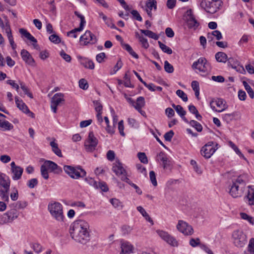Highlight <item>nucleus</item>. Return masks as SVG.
Segmentation results:
<instances>
[{
    "label": "nucleus",
    "instance_id": "052dcab7",
    "mask_svg": "<svg viewBox=\"0 0 254 254\" xmlns=\"http://www.w3.org/2000/svg\"><path fill=\"white\" fill-rule=\"evenodd\" d=\"M190 244L192 247L199 246L202 244L200 243V239L199 238L193 239L191 238L190 241Z\"/></svg>",
    "mask_w": 254,
    "mask_h": 254
},
{
    "label": "nucleus",
    "instance_id": "393cba45",
    "mask_svg": "<svg viewBox=\"0 0 254 254\" xmlns=\"http://www.w3.org/2000/svg\"><path fill=\"white\" fill-rule=\"evenodd\" d=\"M80 63L85 68L93 69L95 67L93 62L86 58H80Z\"/></svg>",
    "mask_w": 254,
    "mask_h": 254
},
{
    "label": "nucleus",
    "instance_id": "58836bf2",
    "mask_svg": "<svg viewBox=\"0 0 254 254\" xmlns=\"http://www.w3.org/2000/svg\"><path fill=\"white\" fill-rule=\"evenodd\" d=\"M74 14L80 19V23L79 25V30H82L83 29L84 26L86 23L85 18L83 15L80 14L78 11H75L74 12Z\"/></svg>",
    "mask_w": 254,
    "mask_h": 254
},
{
    "label": "nucleus",
    "instance_id": "4c0bfd02",
    "mask_svg": "<svg viewBox=\"0 0 254 254\" xmlns=\"http://www.w3.org/2000/svg\"><path fill=\"white\" fill-rule=\"evenodd\" d=\"M74 14L80 19V23L79 25V30H82L83 29L84 26L86 23L85 18L83 15L80 14L78 11H75L74 12Z\"/></svg>",
    "mask_w": 254,
    "mask_h": 254
},
{
    "label": "nucleus",
    "instance_id": "c9c22d12",
    "mask_svg": "<svg viewBox=\"0 0 254 254\" xmlns=\"http://www.w3.org/2000/svg\"><path fill=\"white\" fill-rule=\"evenodd\" d=\"M191 127H194L198 132H201L202 130V126L201 125L195 120L189 121V123Z\"/></svg>",
    "mask_w": 254,
    "mask_h": 254
},
{
    "label": "nucleus",
    "instance_id": "7c9ffc66",
    "mask_svg": "<svg viewBox=\"0 0 254 254\" xmlns=\"http://www.w3.org/2000/svg\"><path fill=\"white\" fill-rule=\"evenodd\" d=\"M137 210L142 214V215L148 222L153 224V220L149 216V214L146 212L145 210L141 206H137Z\"/></svg>",
    "mask_w": 254,
    "mask_h": 254
},
{
    "label": "nucleus",
    "instance_id": "ddd939ff",
    "mask_svg": "<svg viewBox=\"0 0 254 254\" xmlns=\"http://www.w3.org/2000/svg\"><path fill=\"white\" fill-rule=\"evenodd\" d=\"M0 26L5 31L12 48H14V42L12 35L10 25L8 23V20H7V22H6L5 25H4L2 20L0 17Z\"/></svg>",
    "mask_w": 254,
    "mask_h": 254
},
{
    "label": "nucleus",
    "instance_id": "39448f33",
    "mask_svg": "<svg viewBox=\"0 0 254 254\" xmlns=\"http://www.w3.org/2000/svg\"><path fill=\"white\" fill-rule=\"evenodd\" d=\"M232 237L235 246L238 248H242L247 242V236L244 232L239 230L233 232Z\"/></svg>",
    "mask_w": 254,
    "mask_h": 254
},
{
    "label": "nucleus",
    "instance_id": "ea45409f",
    "mask_svg": "<svg viewBox=\"0 0 254 254\" xmlns=\"http://www.w3.org/2000/svg\"><path fill=\"white\" fill-rule=\"evenodd\" d=\"M96 189H100L104 192H107L109 190V188L107 184L103 181L98 182L97 184V188H96Z\"/></svg>",
    "mask_w": 254,
    "mask_h": 254
},
{
    "label": "nucleus",
    "instance_id": "412c9836",
    "mask_svg": "<svg viewBox=\"0 0 254 254\" xmlns=\"http://www.w3.org/2000/svg\"><path fill=\"white\" fill-rule=\"evenodd\" d=\"M215 58L218 62L225 63L228 61L230 64H231L234 61L233 58L230 57L228 58L225 53L221 52H218L216 54Z\"/></svg>",
    "mask_w": 254,
    "mask_h": 254
},
{
    "label": "nucleus",
    "instance_id": "774afa93",
    "mask_svg": "<svg viewBox=\"0 0 254 254\" xmlns=\"http://www.w3.org/2000/svg\"><path fill=\"white\" fill-rule=\"evenodd\" d=\"M248 249L250 254H254V238H252L250 240Z\"/></svg>",
    "mask_w": 254,
    "mask_h": 254
},
{
    "label": "nucleus",
    "instance_id": "09e8293b",
    "mask_svg": "<svg viewBox=\"0 0 254 254\" xmlns=\"http://www.w3.org/2000/svg\"><path fill=\"white\" fill-rule=\"evenodd\" d=\"M176 94L181 98L184 102H187L188 100L187 94L182 90L178 89L176 91Z\"/></svg>",
    "mask_w": 254,
    "mask_h": 254
},
{
    "label": "nucleus",
    "instance_id": "2f4dec72",
    "mask_svg": "<svg viewBox=\"0 0 254 254\" xmlns=\"http://www.w3.org/2000/svg\"><path fill=\"white\" fill-rule=\"evenodd\" d=\"M50 145L52 147L53 151L59 157H62V153L61 149L58 147V144L54 141L50 142Z\"/></svg>",
    "mask_w": 254,
    "mask_h": 254
},
{
    "label": "nucleus",
    "instance_id": "f704fd0d",
    "mask_svg": "<svg viewBox=\"0 0 254 254\" xmlns=\"http://www.w3.org/2000/svg\"><path fill=\"white\" fill-rule=\"evenodd\" d=\"M249 190L247 195L245 197V201H248L249 203V199L254 196V186L250 185L248 187Z\"/></svg>",
    "mask_w": 254,
    "mask_h": 254
},
{
    "label": "nucleus",
    "instance_id": "13d9d810",
    "mask_svg": "<svg viewBox=\"0 0 254 254\" xmlns=\"http://www.w3.org/2000/svg\"><path fill=\"white\" fill-rule=\"evenodd\" d=\"M132 228L128 225H123L121 228L122 232L123 235H128L132 230Z\"/></svg>",
    "mask_w": 254,
    "mask_h": 254
},
{
    "label": "nucleus",
    "instance_id": "bf43d9fd",
    "mask_svg": "<svg viewBox=\"0 0 254 254\" xmlns=\"http://www.w3.org/2000/svg\"><path fill=\"white\" fill-rule=\"evenodd\" d=\"M229 144L231 146V147L234 149V150L235 151L237 154L239 155L240 157L245 158L243 154L241 153L239 149L238 148V147L232 141L229 142Z\"/></svg>",
    "mask_w": 254,
    "mask_h": 254
},
{
    "label": "nucleus",
    "instance_id": "338daca9",
    "mask_svg": "<svg viewBox=\"0 0 254 254\" xmlns=\"http://www.w3.org/2000/svg\"><path fill=\"white\" fill-rule=\"evenodd\" d=\"M130 13L132 15L133 18L139 21H142L141 16L136 10H132L130 11Z\"/></svg>",
    "mask_w": 254,
    "mask_h": 254
},
{
    "label": "nucleus",
    "instance_id": "72a5a7b5",
    "mask_svg": "<svg viewBox=\"0 0 254 254\" xmlns=\"http://www.w3.org/2000/svg\"><path fill=\"white\" fill-rule=\"evenodd\" d=\"M140 32L144 34L145 36L155 40H157L159 36L153 32L148 30H140Z\"/></svg>",
    "mask_w": 254,
    "mask_h": 254
},
{
    "label": "nucleus",
    "instance_id": "49530a36",
    "mask_svg": "<svg viewBox=\"0 0 254 254\" xmlns=\"http://www.w3.org/2000/svg\"><path fill=\"white\" fill-rule=\"evenodd\" d=\"M40 171L42 176L46 180H47L49 178V174L48 172V169L45 167V166L42 164L41 166Z\"/></svg>",
    "mask_w": 254,
    "mask_h": 254
},
{
    "label": "nucleus",
    "instance_id": "423d86ee",
    "mask_svg": "<svg viewBox=\"0 0 254 254\" xmlns=\"http://www.w3.org/2000/svg\"><path fill=\"white\" fill-rule=\"evenodd\" d=\"M19 216V212L16 208H12L3 214L0 217V224H4L12 222Z\"/></svg>",
    "mask_w": 254,
    "mask_h": 254
},
{
    "label": "nucleus",
    "instance_id": "0eeeda50",
    "mask_svg": "<svg viewBox=\"0 0 254 254\" xmlns=\"http://www.w3.org/2000/svg\"><path fill=\"white\" fill-rule=\"evenodd\" d=\"M98 143V140L94 136L93 132L90 131L88 137L84 143L86 151L90 152L94 151L96 149Z\"/></svg>",
    "mask_w": 254,
    "mask_h": 254
},
{
    "label": "nucleus",
    "instance_id": "f8f14e48",
    "mask_svg": "<svg viewBox=\"0 0 254 254\" xmlns=\"http://www.w3.org/2000/svg\"><path fill=\"white\" fill-rule=\"evenodd\" d=\"M158 235L169 245L175 247L178 246V242L173 237L169 235L167 232L163 230H157Z\"/></svg>",
    "mask_w": 254,
    "mask_h": 254
},
{
    "label": "nucleus",
    "instance_id": "473e14b6",
    "mask_svg": "<svg viewBox=\"0 0 254 254\" xmlns=\"http://www.w3.org/2000/svg\"><path fill=\"white\" fill-rule=\"evenodd\" d=\"M9 191V188H3V190H0V196L2 199L4 201L8 202L9 201L8 192Z\"/></svg>",
    "mask_w": 254,
    "mask_h": 254
},
{
    "label": "nucleus",
    "instance_id": "de8ad7c7",
    "mask_svg": "<svg viewBox=\"0 0 254 254\" xmlns=\"http://www.w3.org/2000/svg\"><path fill=\"white\" fill-rule=\"evenodd\" d=\"M127 123L131 127L137 128L139 127V124L134 119L128 118Z\"/></svg>",
    "mask_w": 254,
    "mask_h": 254
},
{
    "label": "nucleus",
    "instance_id": "6e6552de",
    "mask_svg": "<svg viewBox=\"0 0 254 254\" xmlns=\"http://www.w3.org/2000/svg\"><path fill=\"white\" fill-rule=\"evenodd\" d=\"M209 64L205 58L201 57L194 62L191 67L193 69H198L200 72L206 73L209 67Z\"/></svg>",
    "mask_w": 254,
    "mask_h": 254
},
{
    "label": "nucleus",
    "instance_id": "f257e3e1",
    "mask_svg": "<svg viewBox=\"0 0 254 254\" xmlns=\"http://www.w3.org/2000/svg\"><path fill=\"white\" fill-rule=\"evenodd\" d=\"M69 233L76 242L86 244L90 240L89 225L84 220H76L71 225Z\"/></svg>",
    "mask_w": 254,
    "mask_h": 254
},
{
    "label": "nucleus",
    "instance_id": "c85d7f7f",
    "mask_svg": "<svg viewBox=\"0 0 254 254\" xmlns=\"http://www.w3.org/2000/svg\"><path fill=\"white\" fill-rule=\"evenodd\" d=\"M232 183L236 184V185L240 186L241 187L245 188L246 186V181L245 179L244 175L239 176L236 179H233Z\"/></svg>",
    "mask_w": 254,
    "mask_h": 254
},
{
    "label": "nucleus",
    "instance_id": "a211bd4d",
    "mask_svg": "<svg viewBox=\"0 0 254 254\" xmlns=\"http://www.w3.org/2000/svg\"><path fill=\"white\" fill-rule=\"evenodd\" d=\"M19 33L23 37L27 39V41L30 42L34 48H36L38 46L36 39L28 32L27 30L24 28H21L19 29Z\"/></svg>",
    "mask_w": 254,
    "mask_h": 254
},
{
    "label": "nucleus",
    "instance_id": "79ce46f5",
    "mask_svg": "<svg viewBox=\"0 0 254 254\" xmlns=\"http://www.w3.org/2000/svg\"><path fill=\"white\" fill-rule=\"evenodd\" d=\"M31 247L33 249L34 251L39 254L42 251V246L38 243H34L31 244Z\"/></svg>",
    "mask_w": 254,
    "mask_h": 254
},
{
    "label": "nucleus",
    "instance_id": "603ef678",
    "mask_svg": "<svg viewBox=\"0 0 254 254\" xmlns=\"http://www.w3.org/2000/svg\"><path fill=\"white\" fill-rule=\"evenodd\" d=\"M214 103H215V105L219 108L222 109L225 108V109L226 108L225 105L226 102L223 99L218 98L217 100H216Z\"/></svg>",
    "mask_w": 254,
    "mask_h": 254
},
{
    "label": "nucleus",
    "instance_id": "9b49d317",
    "mask_svg": "<svg viewBox=\"0 0 254 254\" xmlns=\"http://www.w3.org/2000/svg\"><path fill=\"white\" fill-rule=\"evenodd\" d=\"M177 229L185 235H191L193 233L191 226L183 220H179L177 225Z\"/></svg>",
    "mask_w": 254,
    "mask_h": 254
},
{
    "label": "nucleus",
    "instance_id": "a19ab883",
    "mask_svg": "<svg viewBox=\"0 0 254 254\" xmlns=\"http://www.w3.org/2000/svg\"><path fill=\"white\" fill-rule=\"evenodd\" d=\"M157 2L155 0H148L146 3V6L148 9L152 10L153 8L155 10L157 9Z\"/></svg>",
    "mask_w": 254,
    "mask_h": 254
},
{
    "label": "nucleus",
    "instance_id": "bb28decb",
    "mask_svg": "<svg viewBox=\"0 0 254 254\" xmlns=\"http://www.w3.org/2000/svg\"><path fill=\"white\" fill-rule=\"evenodd\" d=\"M145 99L142 96H139L137 98L136 101L134 102L133 107L135 110L140 109L145 106Z\"/></svg>",
    "mask_w": 254,
    "mask_h": 254
},
{
    "label": "nucleus",
    "instance_id": "4be33fe9",
    "mask_svg": "<svg viewBox=\"0 0 254 254\" xmlns=\"http://www.w3.org/2000/svg\"><path fill=\"white\" fill-rule=\"evenodd\" d=\"M121 254H129L132 252L133 246L128 242H121Z\"/></svg>",
    "mask_w": 254,
    "mask_h": 254
},
{
    "label": "nucleus",
    "instance_id": "37998d69",
    "mask_svg": "<svg viewBox=\"0 0 254 254\" xmlns=\"http://www.w3.org/2000/svg\"><path fill=\"white\" fill-rule=\"evenodd\" d=\"M13 127V125L7 121L3 120L1 128L3 129V130H10Z\"/></svg>",
    "mask_w": 254,
    "mask_h": 254
},
{
    "label": "nucleus",
    "instance_id": "aec40b11",
    "mask_svg": "<svg viewBox=\"0 0 254 254\" xmlns=\"http://www.w3.org/2000/svg\"><path fill=\"white\" fill-rule=\"evenodd\" d=\"M21 55L23 60L26 64L32 66H35V61L27 51L23 49L21 52Z\"/></svg>",
    "mask_w": 254,
    "mask_h": 254
},
{
    "label": "nucleus",
    "instance_id": "cd10ccee",
    "mask_svg": "<svg viewBox=\"0 0 254 254\" xmlns=\"http://www.w3.org/2000/svg\"><path fill=\"white\" fill-rule=\"evenodd\" d=\"M230 64L232 67L235 69L237 71L242 74L246 73V70L244 67L242 65H240L237 61H234V60Z\"/></svg>",
    "mask_w": 254,
    "mask_h": 254
},
{
    "label": "nucleus",
    "instance_id": "2eb2a0df",
    "mask_svg": "<svg viewBox=\"0 0 254 254\" xmlns=\"http://www.w3.org/2000/svg\"><path fill=\"white\" fill-rule=\"evenodd\" d=\"M186 13L189 17L187 19V24L189 28H194V29L197 28L199 26V23L195 18L193 14L192 10L191 9L188 10Z\"/></svg>",
    "mask_w": 254,
    "mask_h": 254
},
{
    "label": "nucleus",
    "instance_id": "20e7f679",
    "mask_svg": "<svg viewBox=\"0 0 254 254\" xmlns=\"http://www.w3.org/2000/svg\"><path fill=\"white\" fill-rule=\"evenodd\" d=\"M222 1L221 0H202L200 6L210 13H214L221 6Z\"/></svg>",
    "mask_w": 254,
    "mask_h": 254
},
{
    "label": "nucleus",
    "instance_id": "8fccbe9b",
    "mask_svg": "<svg viewBox=\"0 0 254 254\" xmlns=\"http://www.w3.org/2000/svg\"><path fill=\"white\" fill-rule=\"evenodd\" d=\"M84 180L89 185L93 186L95 189L97 188V184L99 182H97L95 181L93 178L90 177L85 178Z\"/></svg>",
    "mask_w": 254,
    "mask_h": 254
},
{
    "label": "nucleus",
    "instance_id": "c03bdc74",
    "mask_svg": "<svg viewBox=\"0 0 254 254\" xmlns=\"http://www.w3.org/2000/svg\"><path fill=\"white\" fill-rule=\"evenodd\" d=\"M137 157L140 162L143 164H147L148 162L147 157L144 152H139L137 154Z\"/></svg>",
    "mask_w": 254,
    "mask_h": 254
},
{
    "label": "nucleus",
    "instance_id": "7ed1b4c3",
    "mask_svg": "<svg viewBox=\"0 0 254 254\" xmlns=\"http://www.w3.org/2000/svg\"><path fill=\"white\" fill-rule=\"evenodd\" d=\"M48 209L52 216L57 221L59 222L64 221L63 206L60 202H55L49 204Z\"/></svg>",
    "mask_w": 254,
    "mask_h": 254
},
{
    "label": "nucleus",
    "instance_id": "c756f323",
    "mask_svg": "<svg viewBox=\"0 0 254 254\" xmlns=\"http://www.w3.org/2000/svg\"><path fill=\"white\" fill-rule=\"evenodd\" d=\"M176 111L178 114L181 117L182 120L186 123H189L188 120L185 117L186 114V111L183 109V108L180 105L177 109Z\"/></svg>",
    "mask_w": 254,
    "mask_h": 254
},
{
    "label": "nucleus",
    "instance_id": "a18cd8bd",
    "mask_svg": "<svg viewBox=\"0 0 254 254\" xmlns=\"http://www.w3.org/2000/svg\"><path fill=\"white\" fill-rule=\"evenodd\" d=\"M164 69L166 72L171 73L174 71L173 66L171 64L167 61L164 62Z\"/></svg>",
    "mask_w": 254,
    "mask_h": 254
},
{
    "label": "nucleus",
    "instance_id": "dca6fc26",
    "mask_svg": "<svg viewBox=\"0 0 254 254\" xmlns=\"http://www.w3.org/2000/svg\"><path fill=\"white\" fill-rule=\"evenodd\" d=\"M11 171L13 174L12 179L14 180H19L21 178L23 172V169L19 166H16L14 162L10 164Z\"/></svg>",
    "mask_w": 254,
    "mask_h": 254
},
{
    "label": "nucleus",
    "instance_id": "6e6d98bb",
    "mask_svg": "<svg viewBox=\"0 0 254 254\" xmlns=\"http://www.w3.org/2000/svg\"><path fill=\"white\" fill-rule=\"evenodd\" d=\"M110 202L115 207L118 208H122V205L120 201L117 198H112L110 199Z\"/></svg>",
    "mask_w": 254,
    "mask_h": 254
},
{
    "label": "nucleus",
    "instance_id": "4d7b16f0",
    "mask_svg": "<svg viewBox=\"0 0 254 254\" xmlns=\"http://www.w3.org/2000/svg\"><path fill=\"white\" fill-rule=\"evenodd\" d=\"M38 182L37 179L33 178L29 180L27 183V186L30 188L33 189L38 185Z\"/></svg>",
    "mask_w": 254,
    "mask_h": 254
},
{
    "label": "nucleus",
    "instance_id": "5701e85b",
    "mask_svg": "<svg viewBox=\"0 0 254 254\" xmlns=\"http://www.w3.org/2000/svg\"><path fill=\"white\" fill-rule=\"evenodd\" d=\"M208 145H204L201 149V155L206 159H209L214 153L216 149H211L207 147Z\"/></svg>",
    "mask_w": 254,
    "mask_h": 254
},
{
    "label": "nucleus",
    "instance_id": "9d476101",
    "mask_svg": "<svg viewBox=\"0 0 254 254\" xmlns=\"http://www.w3.org/2000/svg\"><path fill=\"white\" fill-rule=\"evenodd\" d=\"M95 36L90 31L87 30L80 38L81 45L87 46L89 44H94L96 42Z\"/></svg>",
    "mask_w": 254,
    "mask_h": 254
},
{
    "label": "nucleus",
    "instance_id": "f03ea898",
    "mask_svg": "<svg viewBox=\"0 0 254 254\" xmlns=\"http://www.w3.org/2000/svg\"><path fill=\"white\" fill-rule=\"evenodd\" d=\"M63 169L66 174L73 179L83 178L86 175V171L79 165L75 167L70 165H64Z\"/></svg>",
    "mask_w": 254,
    "mask_h": 254
},
{
    "label": "nucleus",
    "instance_id": "680f3d73",
    "mask_svg": "<svg viewBox=\"0 0 254 254\" xmlns=\"http://www.w3.org/2000/svg\"><path fill=\"white\" fill-rule=\"evenodd\" d=\"M49 39L50 41L55 44H58L61 42L60 38L55 34L50 35Z\"/></svg>",
    "mask_w": 254,
    "mask_h": 254
},
{
    "label": "nucleus",
    "instance_id": "e433bc0d",
    "mask_svg": "<svg viewBox=\"0 0 254 254\" xmlns=\"http://www.w3.org/2000/svg\"><path fill=\"white\" fill-rule=\"evenodd\" d=\"M212 36L215 37L217 40H219L222 38L221 33L218 30L213 31L211 34L208 33L207 35V38L208 39H212Z\"/></svg>",
    "mask_w": 254,
    "mask_h": 254
},
{
    "label": "nucleus",
    "instance_id": "6ab92c4d",
    "mask_svg": "<svg viewBox=\"0 0 254 254\" xmlns=\"http://www.w3.org/2000/svg\"><path fill=\"white\" fill-rule=\"evenodd\" d=\"M112 171L116 174L118 176L124 175L127 174V171L124 168L122 163L119 161H116L115 163L113 164L112 167Z\"/></svg>",
    "mask_w": 254,
    "mask_h": 254
},
{
    "label": "nucleus",
    "instance_id": "1a4fd4ad",
    "mask_svg": "<svg viewBox=\"0 0 254 254\" xmlns=\"http://www.w3.org/2000/svg\"><path fill=\"white\" fill-rule=\"evenodd\" d=\"M64 94L61 93L55 94L51 99V107L53 112L57 113V106L64 103Z\"/></svg>",
    "mask_w": 254,
    "mask_h": 254
},
{
    "label": "nucleus",
    "instance_id": "f3484780",
    "mask_svg": "<svg viewBox=\"0 0 254 254\" xmlns=\"http://www.w3.org/2000/svg\"><path fill=\"white\" fill-rule=\"evenodd\" d=\"M244 190V188H242L240 186L232 183V185L231 186V188L230 189L229 193L232 197L236 198L241 196L243 193Z\"/></svg>",
    "mask_w": 254,
    "mask_h": 254
},
{
    "label": "nucleus",
    "instance_id": "864d4df0",
    "mask_svg": "<svg viewBox=\"0 0 254 254\" xmlns=\"http://www.w3.org/2000/svg\"><path fill=\"white\" fill-rule=\"evenodd\" d=\"M79 86L83 90H87L89 87L87 81L84 78L79 80Z\"/></svg>",
    "mask_w": 254,
    "mask_h": 254
},
{
    "label": "nucleus",
    "instance_id": "a878e982",
    "mask_svg": "<svg viewBox=\"0 0 254 254\" xmlns=\"http://www.w3.org/2000/svg\"><path fill=\"white\" fill-rule=\"evenodd\" d=\"M15 103L17 107L23 113L28 111V108L26 105L23 102L22 100L19 99V97L16 96L15 97Z\"/></svg>",
    "mask_w": 254,
    "mask_h": 254
},
{
    "label": "nucleus",
    "instance_id": "69168bd1",
    "mask_svg": "<svg viewBox=\"0 0 254 254\" xmlns=\"http://www.w3.org/2000/svg\"><path fill=\"white\" fill-rule=\"evenodd\" d=\"M174 135V132L173 130H170L168 132H167L164 135V138L166 141H171L172 138H173Z\"/></svg>",
    "mask_w": 254,
    "mask_h": 254
},
{
    "label": "nucleus",
    "instance_id": "5fc2aeb1",
    "mask_svg": "<svg viewBox=\"0 0 254 254\" xmlns=\"http://www.w3.org/2000/svg\"><path fill=\"white\" fill-rule=\"evenodd\" d=\"M124 79L125 80V81L124 82V84L125 87H133V86L131 85L130 82V79L129 76L126 73L124 76Z\"/></svg>",
    "mask_w": 254,
    "mask_h": 254
},
{
    "label": "nucleus",
    "instance_id": "0e129e2a",
    "mask_svg": "<svg viewBox=\"0 0 254 254\" xmlns=\"http://www.w3.org/2000/svg\"><path fill=\"white\" fill-rule=\"evenodd\" d=\"M106 58L105 53H101L97 54L96 56V60L99 63H102L104 62V59Z\"/></svg>",
    "mask_w": 254,
    "mask_h": 254
},
{
    "label": "nucleus",
    "instance_id": "3c124183",
    "mask_svg": "<svg viewBox=\"0 0 254 254\" xmlns=\"http://www.w3.org/2000/svg\"><path fill=\"white\" fill-rule=\"evenodd\" d=\"M79 30V26L77 28H74L67 33V35L68 37L76 38L77 36V32L81 31Z\"/></svg>",
    "mask_w": 254,
    "mask_h": 254
},
{
    "label": "nucleus",
    "instance_id": "b1692460",
    "mask_svg": "<svg viewBox=\"0 0 254 254\" xmlns=\"http://www.w3.org/2000/svg\"><path fill=\"white\" fill-rule=\"evenodd\" d=\"M10 180L8 176L3 174H0V185L3 188H10Z\"/></svg>",
    "mask_w": 254,
    "mask_h": 254
},
{
    "label": "nucleus",
    "instance_id": "e2e57ef3",
    "mask_svg": "<svg viewBox=\"0 0 254 254\" xmlns=\"http://www.w3.org/2000/svg\"><path fill=\"white\" fill-rule=\"evenodd\" d=\"M93 103L95 106V109L97 113L102 112L103 107L100 101L98 100H95L93 101Z\"/></svg>",
    "mask_w": 254,
    "mask_h": 254
},
{
    "label": "nucleus",
    "instance_id": "4468645a",
    "mask_svg": "<svg viewBox=\"0 0 254 254\" xmlns=\"http://www.w3.org/2000/svg\"><path fill=\"white\" fill-rule=\"evenodd\" d=\"M43 165L51 172H54L57 174H60L63 172L62 168L53 161L45 160Z\"/></svg>",
    "mask_w": 254,
    "mask_h": 254
}]
</instances>
